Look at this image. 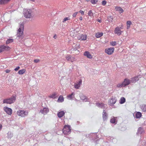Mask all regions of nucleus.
<instances>
[{"label": "nucleus", "mask_w": 146, "mask_h": 146, "mask_svg": "<svg viewBox=\"0 0 146 146\" xmlns=\"http://www.w3.org/2000/svg\"><path fill=\"white\" fill-rule=\"evenodd\" d=\"M32 13V9H24L23 13L24 17L27 18H30L31 17V14Z\"/></svg>", "instance_id": "obj_1"}, {"label": "nucleus", "mask_w": 146, "mask_h": 146, "mask_svg": "<svg viewBox=\"0 0 146 146\" xmlns=\"http://www.w3.org/2000/svg\"><path fill=\"white\" fill-rule=\"evenodd\" d=\"M62 131L63 133L64 134H69L71 132L70 126L68 125H65L62 129Z\"/></svg>", "instance_id": "obj_2"}, {"label": "nucleus", "mask_w": 146, "mask_h": 146, "mask_svg": "<svg viewBox=\"0 0 146 146\" xmlns=\"http://www.w3.org/2000/svg\"><path fill=\"white\" fill-rule=\"evenodd\" d=\"M16 98L13 96L9 98H6L3 100V104H11L13 103L15 100Z\"/></svg>", "instance_id": "obj_3"}, {"label": "nucleus", "mask_w": 146, "mask_h": 146, "mask_svg": "<svg viewBox=\"0 0 146 146\" xmlns=\"http://www.w3.org/2000/svg\"><path fill=\"white\" fill-rule=\"evenodd\" d=\"M28 113L27 111H25L23 110H19L17 112V114L19 116L22 117H25L27 116Z\"/></svg>", "instance_id": "obj_4"}, {"label": "nucleus", "mask_w": 146, "mask_h": 146, "mask_svg": "<svg viewBox=\"0 0 146 146\" xmlns=\"http://www.w3.org/2000/svg\"><path fill=\"white\" fill-rule=\"evenodd\" d=\"M24 26L22 24H21L20 25V27L19 28L18 30H17V36L18 37H21L23 35V30Z\"/></svg>", "instance_id": "obj_5"}, {"label": "nucleus", "mask_w": 146, "mask_h": 146, "mask_svg": "<svg viewBox=\"0 0 146 146\" xmlns=\"http://www.w3.org/2000/svg\"><path fill=\"white\" fill-rule=\"evenodd\" d=\"M117 101L116 98L115 97H112L108 100V104L110 106H112L115 104Z\"/></svg>", "instance_id": "obj_6"}, {"label": "nucleus", "mask_w": 146, "mask_h": 146, "mask_svg": "<svg viewBox=\"0 0 146 146\" xmlns=\"http://www.w3.org/2000/svg\"><path fill=\"white\" fill-rule=\"evenodd\" d=\"M114 50L113 47L107 48L105 49V52L108 55H111L114 52Z\"/></svg>", "instance_id": "obj_7"}, {"label": "nucleus", "mask_w": 146, "mask_h": 146, "mask_svg": "<svg viewBox=\"0 0 146 146\" xmlns=\"http://www.w3.org/2000/svg\"><path fill=\"white\" fill-rule=\"evenodd\" d=\"M4 111L8 115H11L12 113V110L10 108L5 106L3 108Z\"/></svg>", "instance_id": "obj_8"}, {"label": "nucleus", "mask_w": 146, "mask_h": 146, "mask_svg": "<svg viewBox=\"0 0 146 146\" xmlns=\"http://www.w3.org/2000/svg\"><path fill=\"white\" fill-rule=\"evenodd\" d=\"M87 35H86L79 34L77 36L78 40H85L86 39Z\"/></svg>", "instance_id": "obj_9"}, {"label": "nucleus", "mask_w": 146, "mask_h": 146, "mask_svg": "<svg viewBox=\"0 0 146 146\" xmlns=\"http://www.w3.org/2000/svg\"><path fill=\"white\" fill-rule=\"evenodd\" d=\"M65 58L68 61H70L72 62L76 60V58L72 56L71 55H67Z\"/></svg>", "instance_id": "obj_10"}, {"label": "nucleus", "mask_w": 146, "mask_h": 146, "mask_svg": "<svg viewBox=\"0 0 146 146\" xmlns=\"http://www.w3.org/2000/svg\"><path fill=\"white\" fill-rule=\"evenodd\" d=\"M10 49V48L9 46L4 45L0 46V53L4 50H9Z\"/></svg>", "instance_id": "obj_11"}, {"label": "nucleus", "mask_w": 146, "mask_h": 146, "mask_svg": "<svg viewBox=\"0 0 146 146\" xmlns=\"http://www.w3.org/2000/svg\"><path fill=\"white\" fill-rule=\"evenodd\" d=\"M122 31L120 30V28L119 27H117L115 28L114 32L115 34L119 36L121 34Z\"/></svg>", "instance_id": "obj_12"}, {"label": "nucleus", "mask_w": 146, "mask_h": 146, "mask_svg": "<svg viewBox=\"0 0 146 146\" xmlns=\"http://www.w3.org/2000/svg\"><path fill=\"white\" fill-rule=\"evenodd\" d=\"M49 111V109L48 108L45 107L42 110H40V112L44 115L46 114Z\"/></svg>", "instance_id": "obj_13"}, {"label": "nucleus", "mask_w": 146, "mask_h": 146, "mask_svg": "<svg viewBox=\"0 0 146 146\" xmlns=\"http://www.w3.org/2000/svg\"><path fill=\"white\" fill-rule=\"evenodd\" d=\"M130 83V81L128 78H125L124 81L123 82V83L125 87L129 85Z\"/></svg>", "instance_id": "obj_14"}, {"label": "nucleus", "mask_w": 146, "mask_h": 146, "mask_svg": "<svg viewBox=\"0 0 146 146\" xmlns=\"http://www.w3.org/2000/svg\"><path fill=\"white\" fill-rule=\"evenodd\" d=\"M80 98L81 100L85 102H87L88 100V99L87 97L85 96L82 94H81L80 96Z\"/></svg>", "instance_id": "obj_15"}, {"label": "nucleus", "mask_w": 146, "mask_h": 146, "mask_svg": "<svg viewBox=\"0 0 146 146\" xmlns=\"http://www.w3.org/2000/svg\"><path fill=\"white\" fill-rule=\"evenodd\" d=\"M82 80H80L78 83H75L74 86V88L77 89H79L82 84Z\"/></svg>", "instance_id": "obj_16"}, {"label": "nucleus", "mask_w": 146, "mask_h": 146, "mask_svg": "<svg viewBox=\"0 0 146 146\" xmlns=\"http://www.w3.org/2000/svg\"><path fill=\"white\" fill-rule=\"evenodd\" d=\"M84 56H86L88 58L91 59L92 58V56L90 53L88 51H85L84 54Z\"/></svg>", "instance_id": "obj_17"}, {"label": "nucleus", "mask_w": 146, "mask_h": 146, "mask_svg": "<svg viewBox=\"0 0 146 146\" xmlns=\"http://www.w3.org/2000/svg\"><path fill=\"white\" fill-rule=\"evenodd\" d=\"M139 76H135L131 78V82L132 83H135L136 81H138L139 80Z\"/></svg>", "instance_id": "obj_18"}, {"label": "nucleus", "mask_w": 146, "mask_h": 146, "mask_svg": "<svg viewBox=\"0 0 146 146\" xmlns=\"http://www.w3.org/2000/svg\"><path fill=\"white\" fill-rule=\"evenodd\" d=\"M102 117L104 121L106 120L108 118L107 114L105 110H104L103 111Z\"/></svg>", "instance_id": "obj_19"}, {"label": "nucleus", "mask_w": 146, "mask_h": 146, "mask_svg": "<svg viewBox=\"0 0 146 146\" xmlns=\"http://www.w3.org/2000/svg\"><path fill=\"white\" fill-rule=\"evenodd\" d=\"M75 94L74 92H72L71 94L67 96V98L68 99L72 100Z\"/></svg>", "instance_id": "obj_20"}, {"label": "nucleus", "mask_w": 146, "mask_h": 146, "mask_svg": "<svg viewBox=\"0 0 146 146\" xmlns=\"http://www.w3.org/2000/svg\"><path fill=\"white\" fill-rule=\"evenodd\" d=\"M116 11H118L119 13H121L123 12V10L121 8L119 7H115Z\"/></svg>", "instance_id": "obj_21"}, {"label": "nucleus", "mask_w": 146, "mask_h": 146, "mask_svg": "<svg viewBox=\"0 0 146 146\" xmlns=\"http://www.w3.org/2000/svg\"><path fill=\"white\" fill-rule=\"evenodd\" d=\"M103 35L102 32H98L95 34V36L97 38H99L102 36Z\"/></svg>", "instance_id": "obj_22"}, {"label": "nucleus", "mask_w": 146, "mask_h": 146, "mask_svg": "<svg viewBox=\"0 0 146 146\" xmlns=\"http://www.w3.org/2000/svg\"><path fill=\"white\" fill-rule=\"evenodd\" d=\"M11 0H0V4L3 5L7 3Z\"/></svg>", "instance_id": "obj_23"}, {"label": "nucleus", "mask_w": 146, "mask_h": 146, "mask_svg": "<svg viewBox=\"0 0 146 146\" xmlns=\"http://www.w3.org/2000/svg\"><path fill=\"white\" fill-rule=\"evenodd\" d=\"M64 113H65L64 111H61L58 113L57 115L60 118L62 117L64 115Z\"/></svg>", "instance_id": "obj_24"}, {"label": "nucleus", "mask_w": 146, "mask_h": 146, "mask_svg": "<svg viewBox=\"0 0 146 146\" xmlns=\"http://www.w3.org/2000/svg\"><path fill=\"white\" fill-rule=\"evenodd\" d=\"M64 101V98L63 96L62 95L60 96L57 100L58 102H62Z\"/></svg>", "instance_id": "obj_25"}, {"label": "nucleus", "mask_w": 146, "mask_h": 146, "mask_svg": "<svg viewBox=\"0 0 146 146\" xmlns=\"http://www.w3.org/2000/svg\"><path fill=\"white\" fill-rule=\"evenodd\" d=\"M142 115L141 113L139 112H137L135 114V117L137 118H140Z\"/></svg>", "instance_id": "obj_26"}, {"label": "nucleus", "mask_w": 146, "mask_h": 146, "mask_svg": "<svg viewBox=\"0 0 146 146\" xmlns=\"http://www.w3.org/2000/svg\"><path fill=\"white\" fill-rule=\"evenodd\" d=\"M26 70L25 69H23L19 70L18 73L19 74L21 75L24 74L26 72Z\"/></svg>", "instance_id": "obj_27"}, {"label": "nucleus", "mask_w": 146, "mask_h": 146, "mask_svg": "<svg viewBox=\"0 0 146 146\" xmlns=\"http://www.w3.org/2000/svg\"><path fill=\"white\" fill-rule=\"evenodd\" d=\"M127 29H129L130 28V25H131L132 23L130 21H127Z\"/></svg>", "instance_id": "obj_28"}, {"label": "nucleus", "mask_w": 146, "mask_h": 146, "mask_svg": "<svg viewBox=\"0 0 146 146\" xmlns=\"http://www.w3.org/2000/svg\"><path fill=\"white\" fill-rule=\"evenodd\" d=\"M141 108L142 111L146 112V105L144 104L142 105Z\"/></svg>", "instance_id": "obj_29"}, {"label": "nucleus", "mask_w": 146, "mask_h": 146, "mask_svg": "<svg viewBox=\"0 0 146 146\" xmlns=\"http://www.w3.org/2000/svg\"><path fill=\"white\" fill-rule=\"evenodd\" d=\"M116 117H113L110 120V122L112 123H115L116 121Z\"/></svg>", "instance_id": "obj_30"}, {"label": "nucleus", "mask_w": 146, "mask_h": 146, "mask_svg": "<svg viewBox=\"0 0 146 146\" xmlns=\"http://www.w3.org/2000/svg\"><path fill=\"white\" fill-rule=\"evenodd\" d=\"M125 99L124 97H121L119 103L120 104H123L125 102Z\"/></svg>", "instance_id": "obj_31"}, {"label": "nucleus", "mask_w": 146, "mask_h": 146, "mask_svg": "<svg viewBox=\"0 0 146 146\" xmlns=\"http://www.w3.org/2000/svg\"><path fill=\"white\" fill-rule=\"evenodd\" d=\"M56 94L55 93H54L50 95L49 96V97L50 98H53L54 99L56 98Z\"/></svg>", "instance_id": "obj_32"}, {"label": "nucleus", "mask_w": 146, "mask_h": 146, "mask_svg": "<svg viewBox=\"0 0 146 146\" xmlns=\"http://www.w3.org/2000/svg\"><path fill=\"white\" fill-rule=\"evenodd\" d=\"M13 41V40L11 38H9L6 42V44H9L10 43L12 42Z\"/></svg>", "instance_id": "obj_33"}, {"label": "nucleus", "mask_w": 146, "mask_h": 146, "mask_svg": "<svg viewBox=\"0 0 146 146\" xmlns=\"http://www.w3.org/2000/svg\"><path fill=\"white\" fill-rule=\"evenodd\" d=\"M117 87L118 88H122L125 87L123 82L121 83L118 84L117 85Z\"/></svg>", "instance_id": "obj_34"}, {"label": "nucleus", "mask_w": 146, "mask_h": 146, "mask_svg": "<svg viewBox=\"0 0 146 146\" xmlns=\"http://www.w3.org/2000/svg\"><path fill=\"white\" fill-rule=\"evenodd\" d=\"M110 44L112 46H114L117 44L116 41H112L110 42Z\"/></svg>", "instance_id": "obj_35"}, {"label": "nucleus", "mask_w": 146, "mask_h": 146, "mask_svg": "<svg viewBox=\"0 0 146 146\" xmlns=\"http://www.w3.org/2000/svg\"><path fill=\"white\" fill-rule=\"evenodd\" d=\"M88 14L89 16L91 17L93 15V13H92V11L91 10H90L88 12Z\"/></svg>", "instance_id": "obj_36"}, {"label": "nucleus", "mask_w": 146, "mask_h": 146, "mask_svg": "<svg viewBox=\"0 0 146 146\" xmlns=\"http://www.w3.org/2000/svg\"><path fill=\"white\" fill-rule=\"evenodd\" d=\"M98 0H91L90 2L93 4H96L98 2Z\"/></svg>", "instance_id": "obj_37"}, {"label": "nucleus", "mask_w": 146, "mask_h": 146, "mask_svg": "<svg viewBox=\"0 0 146 146\" xmlns=\"http://www.w3.org/2000/svg\"><path fill=\"white\" fill-rule=\"evenodd\" d=\"M97 105L99 107H101L104 106V104L102 103H97Z\"/></svg>", "instance_id": "obj_38"}, {"label": "nucleus", "mask_w": 146, "mask_h": 146, "mask_svg": "<svg viewBox=\"0 0 146 146\" xmlns=\"http://www.w3.org/2000/svg\"><path fill=\"white\" fill-rule=\"evenodd\" d=\"M108 19L109 20V21L112 22L113 20V18L111 16H109L108 17Z\"/></svg>", "instance_id": "obj_39"}, {"label": "nucleus", "mask_w": 146, "mask_h": 146, "mask_svg": "<svg viewBox=\"0 0 146 146\" xmlns=\"http://www.w3.org/2000/svg\"><path fill=\"white\" fill-rule=\"evenodd\" d=\"M107 3V1L105 0H104L102 1V5L104 6L106 5Z\"/></svg>", "instance_id": "obj_40"}, {"label": "nucleus", "mask_w": 146, "mask_h": 146, "mask_svg": "<svg viewBox=\"0 0 146 146\" xmlns=\"http://www.w3.org/2000/svg\"><path fill=\"white\" fill-rule=\"evenodd\" d=\"M78 13V12H76L74 13L73 15H72V17H76V16L77 15V14Z\"/></svg>", "instance_id": "obj_41"}, {"label": "nucleus", "mask_w": 146, "mask_h": 146, "mask_svg": "<svg viewBox=\"0 0 146 146\" xmlns=\"http://www.w3.org/2000/svg\"><path fill=\"white\" fill-rule=\"evenodd\" d=\"M70 20V18L69 17H65L64 19H63V22H64L66 21Z\"/></svg>", "instance_id": "obj_42"}, {"label": "nucleus", "mask_w": 146, "mask_h": 146, "mask_svg": "<svg viewBox=\"0 0 146 146\" xmlns=\"http://www.w3.org/2000/svg\"><path fill=\"white\" fill-rule=\"evenodd\" d=\"M34 61L35 63H37L40 62V60L38 59H36L34 60Z\"/></svg>", "instance_id": "obj_43"}, {"label": "nucleus", "mask_w": 146, "mask_h": 146, "mask_svg": "<svg viewBox=\"0 0 146 146\" xmlns=\"http://www.w3.org/2000/svg\"><path fill=\"white\" fill-rule=\"evenodd\" d=\"M20 68V67L19 66L17 67L16 68H15L14 69V70L15 71H17Z\"/></svg>", "instance_id": "obj_44"}, {"label": "nucleus", "mask_w": 146, "mask_h": 146, "mask_svg": "<svg viewBox=\"0 0 146 146\" xmlns=\"http://www.w3.org/2000/svg\"><path fill=\"white\" fill-rule=\"evenodd\" d=\"M79 12H80L82 15H84V12L82 10H80L79 11Z\"/></svg>", "instance_id": "obj_45"}, {"label": "nucleus", "mask_w": 146, "mask_h": 146, "mask_svg": "<svg viewBox=\"0 0 146 146\" xmlns=\"http://www.w3.org/2000/svg\"><path fill=\"white\" fill-rule=\"evenodd\" d=\"M11 71V70H9L7 69L5 71V72L6 73H9Z\"/></svg>", "instance_id": "obj_46"}, {"label": "nucleus", "mask_w": 146, "mask_h": 146, "mask_svg": "<svg viewBox=\"0 0 146 146\" xmlns=\"http://www.w3.org/2000/svg\"><path fill=\"white\" fill-rule=\"evenodd\" d=\"M142 130V128H139L138 129V132L140 133H141L140 132V131L141 130Z\"/></svg>", "instance_id": "obj_47"}, {"label": "nucleus", "mask_w": 146, "mask_h": 146, "mask_svg": "<svg viewBox=\"0 0 146 146\" xmlns=\"http://www.w3.org/2000/svg\"><path fill=\"white\" fill-rule=\"evenodd\" d=\"M57 36L56 34H55L53 36V38L55 39H56L57 38Z\"/></svg>", "instance_id": "obj_48"}, {"label": "nucleus", "mask_w": 146, "mask_h": 146, "mask_svg": "<svg viewBox=\"0 0 146 146\" xmlns=\"http://www.w3.org/2000/svg\"><path fill=\"white\" fill-rule=\"evenodd\" d=\"M97 21H98V22L100 23H101V22H102L101 21V20L100 19H97Z\"/></svg>", "instance_id": "obj_49"}, {"label": "nucleus", "mask_w": 146, "mask_h": 146, "mask_svg": "<svg viewBox=\"0 0 146 146\" xmlns=\"http://www.w3.org/2000/svg\"><path fill=\"white\" fill-rule=\"evenodd\" d=\"M79 19L80 20L82 21V20L83 18L82 17H80Z\"/></svg>", "instance_id": "obj_50"}, {"label": "nucleus", "mask_w": 146, "mask_h": 146, "mask_svg": "<svg viewBox=\"0 0 146 146\" xmlns=\"http://www.w3.org/2000/svg\"><path fill=\"white\" fill-rule=\"evenodd\" d=\"M2 128V125H0V131L1 129Z\"/></svg>", "instance_id": "obj_51"}, {"label": "nucleus", "mask_w": 146, "mask_h": 146, "mask_svg": "<svg viewBox=\"0 0 146 146\" xmlns=\"http://www.w3.org/2000/svg\"><path fill=\"white\" fill-rule=\"evenodd\" d=\"M85 1L87 2H88L91 0H85Z\"/></svg>", "instance_id": "obj_52"}, {"label": "nucleus", "mask_w": 146, "mask_h": 146, "mask_svg": "<svg viewBox=\"0 0 146 146\" xmlns=\"http://www.w3.org/2000/svg\"><path fill=\"white\" fill-rule=\"evenodd\" d=\"M143 146H146V142L145 143Z\"/></svg>", "instance_id": "obj_53"}, {"label": "nucleus", "mask_w": 146, "mask_h": 146, "mask_svg": "<svg viewBox=\"0 0 146 146\" xmlns=\"http://www.w3.org/2000/svg\"><path fill=\"white\" fill-rule=\"evenodd\" d=\"M32 1H34L35 0H31Z\"/></svg>", "instance_id": "obj_54"}]
</instances>
